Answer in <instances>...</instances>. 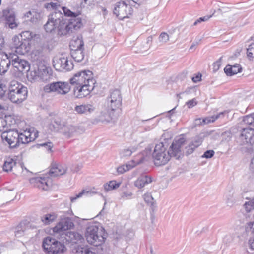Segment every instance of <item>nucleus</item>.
Wrapping results in <instances>:
<instances>
[{
    "instance_id": "nucleus-25",
    "label": "nucleus",
    "mask_w": 254,
    "mask_h": 254,
    "mask_svg": "<svg viewBox=\"0 0 254 254\" xmlns=\"http://www.w3.org/2000/svg\"><path fill=\"white\" fill-rule=\"evenodd\" d=\"M66 167L60 164H52L49 171V175L51 177H57L64 174L66 172Z\"/></svg>"
},
{
    "instance_id": "nucleus-53",
    "label": "nucleus",
    "mask_w": 254,
    "mask_h": 254,
    "mask_svg": "<svg viewBox=\"0 0 254 254\" xmlns=\"http://www.w3.org/2000/svg\"><path fill=\"white\" fill-rule=\"evenodd\" d=\"M7 58L9 60L10 64L13 65L15 62L19 60V57L16 54L10 53L7 54Z\"/></svg>"
},
{
    "instance_id": "nucleus-30",
    "label": "nucleus",
    "mask_w": 254,
    "mask_h": 254,
    "mask_svg": "<svg viewBox=\"0 0 254 254\" xmlns=\"http://www.w3.org/2000/svg\"><path fill=\"white\" fill-rule=\"evenodd\" d=\"M12 66L20 72L24 70L27 71L30 69L29 63L26 60L20 58L13 63Z\"/></svg>"
},
{
    "instance_id": "nucleus-26",
    "label": "nucleus",
    "mask_w": 254,
    "mask_h": 254,
    "mask_svg": "<svg viewBox=\"0 0 254 254\" xmlns=\"http://www.w3.org/2000/svg\"><path fill=\"white\" fill-rule=\"evenodd\" d=\"M87 82L91 83L92 85L91 89H93V91L97 93L102 92L104 89H106L108 86L105 80H103V82L101 80H87Z\"/></svg>"
},
{
    "instance_id": "nucleus-36",
    "label": "nucleus",
    "mask_w": 254,
    "mask_h": 254,
    "mask_svg": "<svg viewBox=\"0 0 254 254\" xmlns=\"http://www.w3.org/2000/svg\"><path fill=\"white\" fill-rule=\"evenodd\" d=\"M84 49H74L71 48V55L75 61L80 62L82 61L84 57Z\"/></svg>"
},
{
    "instance_id": "nucleus-15",
    "label": "nucleus",
    "mask_w": 254,
    "mask_h": 254,
    "mask_svg": "<svg viewBox=\"0 0 254 254\" xmlns=\"http://www.w3.org/2000/svg\"><path fill=\"white\" fill-rule=\"evenodd\" d=\"M74 226L72 220L69 218H65L61 221L53 229L54 232L60 235H65V231L70 229Z\"/></svg>"
},
{
    "instance_id": "nucleus-19",
    "label": "nucleus",
    "mask_w": 254,
    "mask_h": 254,
    "mask_svg": "<svg viewBox=\"0 0 254 254\" xmlns=\"http://www.w3.org/2000/svg\"><path fill=\"white\" fill-rule=\"evenodd\" d=\"M31 59L36 64L40 65L44 62V54L43 47H38L31 54Z\"/></svg>"
},
{
    "instance_id": "nucleus-6",
    "label": "nucleus",
    "mask_w": 254,
    "mask_h": 254,
    "mask_svg": "<svg viewBox=\"0 0 254 254\" xmlns=\"http://www.w3.org/2000/svg\"><path fill=\"white\" fill-rule=\"evenodd\" d=\"M42 247L44 251L48 254H60L64 252V245L50 236L43 241Z\"/></svg>"
},
{
    "instance_id": "nucleus-22",
    "label": "nucleus",
    "mask_w": 254,
    "mask_h": 254,
    "mask_svg": "<svg viewBox=\"0 0 254 254\" xmlns=\"http://www.w3.org/2000/svg\"><path fill=\"white\" fill-rule=\"evenodd\" d=\"M152 182V178L151 176L148 175L146 173H142L134 182V185L138 188L141 189Z\"/></svg>"
},
{
    "instance_id": "nucleus-27",
    "label": "nucleus",
    "mask_w": 254,
    "mask_h": 254,
    "mask_svg": "<svg viewBox=\"0 0 254 254\" xmlns=\"http://www.w3.org/2000/svg\"><path fill=\"white\" fill-rule=\"evenodd\" d=\"M225 113V112H220L216 115L207 117L202 119L201 118L196 119L194 121V124L195 126H198L202 124H208L211 122H213L216 119L220 118L221 116H223Z\"/></svg>"
},
{
    "instance_id": "nucleus-47",
    "label": "nucleus",
    "mask_w": 254,
    "mask_h": 254,
    "mask_svg": "<svg viewBox=\"0 0 254 254\" xmlns=\"http://www.w3.org/2000/svg\"><path fill=\"white\" fill-rule=\"evenodd\" d=\"M96 3V0H84L81 3V7H92L95 5Z\"/></svg>"
},
{
    "instance_id": "nucleus-9",
    "label": "nucleus",
    "mask_w": 254,
    "mask_h": 254,
    "mask_svg": "<svg viewBox=\"0 0 254 254\" xmlns=\"http://www.w3.org/2000/svg\"><path fill=\"white\" fill-rule=\"evenodd\" d=\"M18 131L17 130L10 129L3 131L1 134V138L3 142L8 144L11 148L18 147Z\"/></svg>"
},
{
    "instance_id": "nucleus-64",
    "label": "nucleus",
    "mask_w": 254,
    "mask_h": 254,
    "mask_svg": "<svg viewBox=\"0 0 254 254\" xmlns=\"http://www.w3.org/2000/svg\"><path fill=\"white\" fill-rule=\"evenodd\" d=\"M249 245L251 249L254 250V232L253 235L249 240Z\"/></svg>"
},
{
    "instance_id": "nucleus-51",
    "label": "nucleus",
    "mask_w": 254,
    "mask_h": 254,
    "mask_svg": "<svg viewBox=\"0 0 254 254\" xmlns=\"http://www.w3.org/2000/svg\"><path fill=\"white\" fill-rule=\"evenodd\" d=\"M135 151V149L132 148V149H126L123 150L120 153L121 157H127L130 156L133 152Z\"/></svg>"
},
{
    "instance_id": "nucleus-4",
    "label": "nucleus",
    "mask_w": 254,
    "mask_h": 254,
    "mask_svg": "<svg viewBox=\"0 0 254 254\" xmlns=\"http://www.w3.org/2000/svg\"><path fill=\"white\" fill-rule=\"evenodd\" d=\"M8 89V98L13 103H21L27 98V87L19 84L17 80H12Z\"/></svg>"
},
{
    "instance_id": "nucleus-56",
    "label": "nucleus",
    "mask_w": 254,
    "mask_h": 254,
    "mask_svg": "<svg viewBox=\"0 0 254 254\" xmlns=\"http://www.w3.org/2000/svg\"><path fill=\"white\" fill-rule=\"evenodd\" d=\"M8 87L4 83H0V99L2 98L8 90Z\"/></svg>"
},
{
    "instance_id": "nucleus-35",
    "label": "nucleus",
    "mask_w": 254,
    "mask_h": 254,
    "mask_svg": "<svg viewBox=\"0 0 254 254\" xmlns=\"http://www.w3.org/2000/svg\"><path fill=\"white\" fill-rule=\"evenodd\" d=\"M19 38H21L22 40L28 41V42L33 39V38H38L39 37V35L34 33L30 31H24L22 32L19 35H17Z\"/></svg>"
},
{
    "instance_id": "nucleus-13",
    "label": "nucleus",
    "mask_w": 254,
    "mask_h": 254,
    "mask_svg": "<svg viewBox=\"0 0 254 254\" xmlns=\"http://www.w3.org/2000/svg\"><path fill=\"white\" fill-rule=\"evenodd\" d=\"M38 132L34 131V128L24 130L22 132H18V147L20 144H27L34 141L38 137Z\"/></svg>"
},
{
    "instance_id": "nucleus-31",
    "label": "nucleus",
    "mask_w": 254,
    "mask_h": 254,
    "mask_svg": "<svg viewBox=\"0 0 254 254\" xmlns=\"http://www.w3.org/2000/svg\"><path fill=\"white\" fill-rule=\"evenodd\" d=\"M39 71L41 79H53L56 78L53 74L52 69L49 67L42 66Z\"/></svg>"
},
{
    "instance_id": "nucleus-40",
    "label": "nucleus",
    "mask_w": 254,
    "mask_h": 254,
    "mask_svg": "<svg viewBox=\"0 0 254 254\" xmlns=\"http://www.w3.org/2000/svg\"><path fill=\"white\" fill-rule=\"evenodd\" d=\"M225 200L226 204L229 206H231L235 202V199L234 196V192L232 190H230L224 195Z\"/></svg>"
},
{
    "instance_id": "nucleus-1",
    "label": "nucleus",
    "mask_w": 254,
    "mask_h": 254,
    "mask_svg": "<svg viewBox=\"0 0 254 254\" xmlns=\"http://www.w3.org/2000/svg\"><path fill=\"white\" fill-rule=\"evenodd\" d=\"M185 144V139L183 137L175 140L167 150V146L162 142L157 144L152 153L154 164L156 166L166 164L171 157H175L179 159L183 156L182 148Z\"/></svg>"
},
{
    "instance_id": "nucleus-37",
    "label": "nucleus",
    "mask_w": 254,
    "mask_h": 254,
    "mask_svg": "<svg viewBox=\"0 0 254 254\" xmlns=\"http://www.w3.org/2000/svg\"><path fill=\"white\" fill-rule=\"evenodd\" d=\"M14 166L17 167L16 161L13 159L9 158L5 161L3 169L5 172L11 171Z\"/></svg>"
},
{
    "instance_id": "nucleus-58",
    "label": "nucleus",
    "mask_w": 254,
    "mask_h": 254,
    "mask_svg": "<svg viewBox=\"0 0 254 254\" xmlns=\"http://www.w3.org/2000/svg\"><path fill=\"white\" fill-rule=\"evenodd\" d=\"M214 154L215 152L213 150H207L203 154L202 157L205 158H211L214 156Z\"/></svg>"
},
{
    "instance_id": "nucleus-57",
    "label": "nucleus",
    "mask_w": 254,
    "mask_h": 254,
    "mask_svg": "<svg viewBox=\"0 0 254 254\" xmlns=\"http://www.w3.org/2000/svg\"><path fill=\"white\" fill-rule=\"evenodd\" d=\"M159 39L160 42L166 43L169 41V35L165 32H162L159 37Z\"/></svg>"
},
{
    "instance_id": "nucleus-50",
    "label": "nucleus",
    "mask_w": 254,
    "mask_h": 254,
    "mask_svg": "<svg viewBox=\"0 0 254 254\" xmlns=\"http://www.w3.org/2000/svg\"><path fill=\"white\" fill-rule=\"evenodd\" d=\"M143 199L144 201L148 204L153 205L154 203V199L150 193H146L144 194Z\"/></svg>"
},
{
    "instance_id": "nucleus-14",
    "label": "nucleus",
    "mask_w": 254,
    "mask_h": 254,
    "mask_svg": "<svg viewBox=\"0 0 254 254\" xmlns=\"http://www.w3.org/2000/svg\"><path fill=\"white\" fill-rule=\"evenodd\" d=\"M2 16L5 21L6 25L9 28L13 29L18 26L15 22V13L13 9L7 8L2 11Z\"/></svg>"
},
{
    "instance_id": "nucleus-32",
    "label": "nucleus",
    "mask_w": 254,
    "mask_h": 254,
    "mask_svg": "<svg viewBox=\"0 0 254 254\" xmlns=\"http://www.w3.org/2000/svg\"><path fill=\"white\" fill-rule=\"evenodd\" d=\"M1 62V67H0V74H4L8 70L11 64L10 61L7 58V54H5L2 55L0 59Z\"/></svg>"
},
{
    "instance_id": "nucleus-20",
    "label": "nucleus",
    "mask_w": 254,
    "mask_h": 254,
    "mask_svg": "<svg viewBox=\"0 0 254 254\" xmlns=\"http://www.w3.org/2000/svg\"><path fill=\"white\" fill-rule=\"evenodd\" d=\"M53 84L54 92L58 94H66L70 91V86L68 82L58 81Z\"/></svg>"
},
{
    "instance_id": "nucleus-60",
    "label": "nucleus",
    "mask_w": 254,
    "mask_h": 254,
    "mask_svg": "<svg viewBox=\"0 0 254 254\" xmlns=\"http://www.w3.org/2000/svg\"><path fill=\"white\" fill-rule=\"evenodd\" d=\"M132 195V193L130 191H126L121 194V197L123 199H130Z\"/></svg>"
},
{
    "instance_id": "nucleus-12",
    "label": "nucleus",
    "mask_w": 254,
    "mask_h": 254,
    "mask_svg": "<svg viewBox=\"0 0 254 254\" xmlns=\"http://www.w3.org/2000/svg\"><path fill=\"white\" fill-rule=\"evenodd\" d=\"M53 66L57 70H70L73 68V64L71 61L68 60L66 56L62 55L59 58L53 60Z\"/></svg>"
},
{
    "instance_id": "nucleus-29",
    "label": "nucleus",
    "mask_w": 254,
    "mask_h": 254,
    "mask_svg": "<svg viewBox=\"0 0 254 254\" xmlns=\"http://www.w3.org/2000/svg\"><path fill=\"white\" fill-rule=\"evenodd\" d=\"M31 181L32 183H35L37 187L43 190H48L50 187L48 179L46 178L37 177L32 179Z\"/></svg>"
},
{
    "instance_id": "nucleus-54",
    "label": "nucleus",
    "mask_w": 254,
    "mask_h": 254,
    "mask_svg": "<svg viewBox=\"0 0 254 254\" xmlns=\"http://www.w3.org/2000/svg\"><path fill=\"white\" fill-rule=\"evenodd\" d=\"M59 6H60V4L57 2H51L49 3H46L44 4V7L46 8L49 9L51 7L52 9L54 10V11L58 10L57 8Z\"/></svg>"
},
{
    "instance_id": "nucleus-55",
    "label": "nucleus",
    "mask_w": 254,
    "mask_h": 254,
    "mask_svg": "<svg viewBox=\"0 0 254 254\" xmlns=\"http://www.w3.org/2000/svg\"><path fill=\"white\" fill-rule=\"evenodd\" d=\"M39 146L44 147L48 152H53L52 148L53 147V144L51 142H47L43 143H40L39 144Z\"/></svg>"
},
{
    "instance_id": "nucleus-42",
    "label": "nucleus",
    "mask_w": 254,
    "mask_h": 254,
    "mask_svg": "<svg viewBox=\"0 0 254 254\" xmlns=\"http://www.w3.org/2000/svg\"><path fill=\"white\" fill-rule=\"evenodd\" d=\"M57 215L55 213L47 214L42 217L41 220L46 224H49L53 222L57 218Z\"/></svg>"
},
{
    "instance_id": "nucleus-21",
    "label": "nucleus",
    "mask_w": 254,
    "mask_h": 254,
    "mask_svg": "<svg viewBox=\"0 0 254 254\" xmlns=\"http://www.w3.org/2000/svg\"><path fill=\"white\" fill-rule=\"evenodd\" d=\"M203 141V137L201 135L195 136L194 139L186 147V153L187 155L191 154L194 150L200 146Z\"/></svg>"
},
{
    "instance_id": "nucleus-48",
    "label": "nucleus",
    "mask_w": 254,
    "mask_h": 254,
    "mask_svg": "<svg viewBox=\"0 0 254 254\" xmlns=\"http://www.w3.org/2000/svg\"><path fill=\"white\" fill-rule=\"evenodd\" d=\"M132 167L129 164L120 166L117 168V172L118 174H123L124 172L131 169Z\"/></svg>"
},
{
    "instance_id": "nucleus-52",
    "label": "nucleus",
    "mask_w": 254,
    "mask_h": 254,
    "mask_svg": "<svg viewBox=\"0 0 254 254\" xmlns=\"http://www.w3.org/2000/svg\"><path fill=\"white\" fill-rule=\"evenodd\" d=\"M247 55L249 58H254V43H251L247 49Z\"/></svg>"
},
{
    "instance_id": "nucleus-23",
    "label": "nucleus",
    "mask_w": 254,
    "mask_h": 254,
    "mask_svg": "<svg viewBox=\"0 0 254 254\" xmlns=\"http://www.w3.org/2000/svg\"><path fill=\"white\" fill-rule=\"evenodd\" d=\"M119 116H112L110 114V111L107 109L106 111H102L100 112L99 115L95 119V121L96 123H105L109 122L111 120H116Z\"/></svg>"
},
{
    "instance_id": "nucleus-46",
    "label": "nucleus",
    "mask_w": 254,
    "mask_h": 254,
    "mask_svg": "<svg viewBox=\"0 0 254 254\" xmlns=\"http://www.w3.org/2000/svg\"><path fill=\"white\" fill-rule=\"evenodd\" d=\"M62 10L64 12V16L70 17V19H72L73 18H80L79 17H77V15L75 13L73 12L65 7H63Z\"/></svg>"
},
{
    "instance_id": "nucleus-45",
    "label": "nucleus",
    "mask_w": 254,
    "mask_h": 254,
    "mask_svg": "<svg viewBox=\"0 0 254 254\" xmlns=\"http://www.w3.org/2000/svg\"><path fill=\"white\" fill-rule=\"evenodd\" d=\"M244 207L247 212H250L252 210L254 209V197L251 200L246 202Z\"/></svg>"
},
{
    "instance_id": "nucleus-38",
    "label": "nucleus",
    "mask_w": 254,
    "mask_h": 254,
    "mask_svg": "<svg viewBox=\"0 0 254 254\" xmlns=\"http://www.w3.org/2000/svg\"><path fill=\"white\" fill-rule=\"evenodd\" d=\"M70 47L74 49H84V42L82 38L78 37L75 40H73L70 43Z\"/></svg>"
},
{
    "instance_id": "nucleus-24",
    "label": "nucleus",
    "mask_w": 254,
    "mask_h": 254,
    "mask_svg": "<svg viewBox=\"0 0 254 254\" xmlns=\"http://www.w3.org/2000/svg\"><path fill=\"white\" fill-rule=\"evenodd\" d=\"M65 236L66 240L72 243H81L84 240V238L82 235L76 232H66Z\"/></svg>"
},
{
    "instance_id": "nucleus-41",
    "label": "nucleus",
    "mask_w": 254,
    "mask_h": 254,
    "mask_svg": "<svg viewBox=\"0 0 254 254\" xmlns=\"http://www.w3.org/2000/svg\"><path fill=\"white\" fill-rule=\"evenodd\" d=\"M120 185V183H117L116 181H111L104 185V189L106 191H108L119 188Z\"/></svg>"
},
{
    "instance_id": "nucleus-33",
    "label": "nucleus",
    "mask_w": 254,
    "mask_h": 254,
    "mask_svg": "<svg viewBox=\"0 0 254 254\" xmlns=\"http://www.w3.org/2000/svg\"><path fill=\"white\" fill-rule=\"evenodd\" d=\"M75 77H81L83 79H94L93 73L89 70H84L77 72L70 79H74Z\"/></svg>"
},
{
    "instance_id": "nucleus-62",
    "label": "nucleus",
    "mask_w": 254,
    "mask_h": 254,
    "mask_svg": "<svg viewBox=\"0 0 254 254\" xmlns=\"http://www.w3.org/2000/svg\"><path fill=\"white\" fill-rule=\"evenodd\" d=\"M53 84H51L50 85H47L44 87V91L45 92L49 93L51 92H54V87L53 86Z\"/></svg>"
},
{
    "instance_id": "nucleus-28",
    "label": "nucleus",
    "mask_w": 254,
    "mask_h": 254,
    "mask_svg": "<svg viewBox=\"0 0 254 254\" xmlns=\"http://www.w3.org/2000/svg\"><path fill=\"white\" fill-rule=\"evenodd\" d=\"M242 67L239 64H236L233 65L228 64L224 69V73L228 76H232L238 73L241 72Z\"/></svg>"
},
{
    "instance_id": "nucleus-8",
    "label": "nucleus",
    "mask_w": 254,
    "mask_h": 254,
    "mask_svg": "<svg viewBox=\"0 0 254 254\" xmlns=\"http://www.w3.org/2000/svg\"><path fill=\"white\" fill-rule=\"evenodd\" d=\"M64 15L59 10L54 11L48 16V19L44 25V28L47 32L53 33L55 30L56 26L64 21Z\"/></svg>"
},
{
    "instance_id": "nucleus-34",
    "label": "nucleus",
    "mask_w": 254,
    "mask_h": 254,
    "mask_svg": "<svg viewBox=\"0 0 254 254\" xmlns=\"http://www.w3.org/2000/svg\"><path fill=\"white\" fill-rule=\"evenodd\" d=\"M95 108L90 104L81 105L76 106L75 108V111L78 114H87L93 112Z\"/></svg>"
},
{
    "instance_id": "nucleus-18",
    "label": "nucleus",
    "mask_w": 254,
    "mask_h": 254,
    "mask_svg": "<svg viewBox=\"0 0 254 254\" xmlns=\"http://www.w3.org/2000/svg\"><path fill=\"white\" fill-rule=\"evenodd\" d=\"M240 139L243 144H254V129L252 128H244L241 133Z\"/></svg>"
},
{
    "instance_id": "nucleus-61",
    "label": "nucleus",
    "mask_w": 254,
    "mask_h": 254,
    "mask_svg": "<svg viewBox=\"0 0 254 254\" xmlns=\"http://www.w3.org/2000/svg\"><path fill=\"white\" fill-rule=\"evenodd\" d=\"M7 126V121L3 118H0V132Z\"/></svg>"
},
{
    "instance_id": "nucleus-63",
    "label": "nucleus",
    "mask_w": 254,
    "mask_h": 254,
    "mask_svg": "<svg viewBox=\"0 0 254 254\" xmlns=\"http://www.w3.org/2000/svg\"><path fill=\"white\" fill-rule=\"evenodd\" d=\"M197 104V102L196 101L195 99H193L191 100H190L186 102V105L188 106V108H191L194 107L195 105Z\"/></svg>"
},
{
    "instance_id": "nucleus-10",
    "label": "nucleus",
    "mask_w": 254,
    "mask_h": 254,
    "mask_svg": "<svg viewBox=\"0 0 254 254\" xmlns=\"http://www.w3.org/2000/svg\"><path fill=\"white\" fill-rule=\"evenodd\" d=\"M12 48L15 49V52L17 54L24 55L30 51L31 43L15 35L12 38Z\"/></svg>"
},
{
    "instance_id": "nucleus-16",
    "label": "nucleus",
    "mask_w": 254,
    "mask_h": 254,
    "mask_svg": "<svg viewBox=\"0 0 254 254\" xmlns=\"http://www.w3.org/2000/svg\"><path fill=\"white\" fill-rule=\"evenodd\" d=\"M84 131V129L78 126L66 124L62 127V133L66 137L70 138L77 133Z\"/></svg>"
},
{
    "instance_id": "nucleus-44",
    "label": "nucleus",
    "mask_w": 254,
    "mask_h": 254,
    "mask_svg": "<svg viewBox=\"0 0 254 254\" xmlns=\"http://www.w3.org/2000/svg\"><path fill=\"white\" fill-rule=\"evenodd\" d=\"M243 122L248 125L253 126L254 125V113L248 115L244 117Z\"/></svg>"
},
{
    "instance_id": "nucleus-5",
    "label": "nucleus",
    "mask_w": 254,
    "mask_h": 254,
    "mask_svg": "<svg viewBox=\"0 0 254 254\" xmlns=\"http://www.w3.org/2000/svg\"><path fill=\"white\" fill-rule=\"evenodd\" d=\"M67 20V22L65 19L56 26L55 30L53 32H57L59 36L65 35L78 30L83 26L81 18H73Z\"/></svg>"
},
{
    "instance_id": "nucleus-17",
    "label": "nucleus",
    "mask_w": 254,
    "mask_h": 254,
    "mask_svg": "<svg viewBox=\"0 0 254 254\" xmlns=\"http://www.w3.org/2000/svg\"><path fill=\"white\" fill-rule=\"evenodd\" d=\"M92 85L90 83L85 80V84L82 86L77 87L74 91V95L78 98H83L89 94L93 89H91Z\"/></svg>"
},
{
    "instance_id": "nucleus-39",
    "label": "nucleus",
    "mask_w": 254,
    "mask_h": 254,
    "mask_svg": "<svg viewBox=\"0 0 254 254\" xmlns=\"http://www.w3.org/2000/svg\"><path fill=\"white\" fill-rule=\"evenodd\" d=\"M76 254H96L92 248L79 246L76 248Z\"/></svg>"
},
{
    "instance_id": "nucleus-43",
    "label": "nucleus",
    "mask_w": 254,
    "mask_h": 254,
    "mask_svg": "<svg viewBox=\"0 0 254 254\" xmlns=\"http://www.w3.org/2000/svg\"><path fill=\"white\" fill-rule=\"evenodd\" d=\"M95 192L87 190H83L81 192H79L78 194L76 195L75 197H70V200L72 202H74L77 198L81 197L83 195H85L86 196L92 195L93 194H95Z\"/></svg>"
},
{
    "instance_id": "nucleus-11",
    "label": "nucleus",
    "mask_w": 254,
    "mask_h": 254,
    "mask_svg": "<svg viewBox=\"0 0 254 254\" xmlns=\"http://www.w3.org/2000/svg\"><path fill=\"white\" fill-rule=\"evenodd\" d=\"M36 227L29 222L23 221L16 227L15 232V236L19 237L24 235H30L29 237L32 238L34 234L31 233L37 234Z\"/></svg>"
},
{
    "instance_id": "nucleus-3",
    "label": "nucleus",
    "mask_w": 254,
    "mask_h": 254,
    "mask_svg": "<svg viewBox=\"0 0 254 254\" xmlns=\"http://www.w3.org/2000/svg\"><path fill=\"white\" fill-rule=\"evenodd\" d=\"M105 103L111 115L119 116L122 104V95L121 91L118 89L110 90Z\"/></svg>"
},
{
    "instance_id": "nucleus-59",
    "label": "nucleus",
    "mask_w": 254,
    "mask_h": 254,
    "mask_svg": "<svg viewBox=\"0 0 254 254\" xmlns=\"http://www.w3.org/2000/svg\"><path fill=\"white\" fill-rule=\"evenodd\" d=\"M212 16H205L199 18L197 20H196L193 24V25H196L198 23H199L202 21H206L208 20Z\"/></svg>"
},
{
    "instance_id": "nucleus-2",
    "label": "nucleus",
    "mask_w": 254,
    "mask_h": 254,
    "mask_svg": "<svg viewBox=\"0 0 254 254\" xmlns=\"http://www.w3.org/2000/svg\"><path fill=\"white\" fill-rule=\"evenodd\" d=\"M85 236L89 244L97 247L104 243L107 234L102 227L92 225L86 228Z\"/></svg>"
},
{
    "instance_id": "nucleus-49",
    "label": "nucleus",
    "mask_w": 254,
    "mask_h": 254,
    "mask_svg": "<svg viewBox=\"0 0 254 254\" xmlns=\"http://www.w3.org/2000/svg\"><path fill=\"white\" fill-rule=\"evenodd\" d=\"M222 58L223 56H221L218 60L213 63L212 64L213 72H216L219 69L222 64Z\"/></svg>"
},
{
    "instance_id": "nucleus-7",
    "label": "nucleus",
    "mask_w": 254,
    "mask_h": 254,
    "mask_svg": "<svg viewBox=\"0 0 254 254\" xmlns=\"http://www.w3.org/2000/svg\"><path fill=\"white\" fill-rule=\"evenodd\" d=\"M131 5H133V4L130 3L127 4L124 1L117 2L114 8L113 13L121 20L128 18L133 13Z\"/></svg>"
}]
</instances>
